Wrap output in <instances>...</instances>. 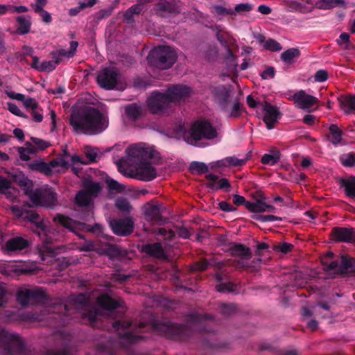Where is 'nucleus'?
<instances>
[{"label": "nucleus", "mask_w": 355, "mask_h": 355, "mask_svg": "<svg viewBox=\"0 0 355 355\" xmlns=\"http://www.w3.org/2000/svg\"><path fill=\"white\" fill-rule=\"evenodd\" d=\"M70 123L76 131L85 134H97L107 127L106 117L92 107L73 112Z\"/></svg>", "instance_id": "obj_1"}, {"label": "nucleus", "mask_w": 355, "mask_h": 355, "mask_svg": "<svg viewBox=\"0 0 355 355\" xmlns=\"http://www.w3.org/2000/svg\"><path fill=\"white\" fill-rule=\"evenodd\" d=\"M13 180L17 182L28 196L33 205L51 207L55 205L57 198L54 191L50 188L33 190V182L28 180L21 171L12 175Z\"/></svg>", "instance_id": "obj_2"}, {"label": "nucleus", "mask_w": 355, "mask_h": 355, "mask_svg": "<svg viewBox=\"0 0 355 355\" xmlns=\"http://www.w3.org/2000/svg\"><path fill=\"white\" fill-rule=\"evenodd\" d=\"M25 218L31 223L35 224V232L42 239L44 244L40 249L41 257L43 261L51 262L54 259L58 251L60 250V248H54L49 244L58 239L55 238L57 232L53 230L47 229L45 223L40 221L39 215L34 212L28 213Z\"/></svg>", "instance_id": "obj_3"}, {"label": "nucleus", "mask_w": 355, "mask_h": 355, "mask_svg": "<svg viewBox=\"0 0 355 355\" xmlns=\"http://www.w3.org/2000/svg\"><path fill=\"white\" fill-rule=\"evenodd\" d=\"M217 135L216 130L207 121L195 122L189 130L180 126L177 137H182L186 142L191 145H197L202 138L211 139Z\"/></svg>", "instance_id": "obj_4"}, {"label": "nucleus", "mask_w": 355, "mask_h": 355, "mask_svg": "<svg viewBox=\"0 0 355 355\" xmlns=\"http://www.w3.org/2000/svg\"><path fill=\"white\" fill-rule=\"evenodd\" d=\"M176 51L170 46H157L150 51L148 60L150 64L159 69H167L175 62Z\"/></svg>", "instance_id": "obj_5"}, {"label": "nucleus", "mask_w": 355, "mask_h": 355, "mask_svg": "<svg viewBox=\"0 0 355 355\" xmlns=\"http://www.w3.org/2000/svg\"><path fill=\"white\" fill-rule=\"evenodd\" d=\"M159 157V154L157 153L156 158L137 163L136 165L131 167L130 172L125 173V175L142 181H150L155 179L157 172L154 166V164Z\"/></svg>", "instance_id": "obj_6"}, {"label": "nucleus", "mask_w": 355, "mask_h": 355, "mask_svg": "<svg viewBox=\"0 0 355 355\" xmlns=\"http://www.w3.org/2000/svg\"><path fill=\"white\" fill-rule=\"evenodd\" d=\"M68 155H64L49 164L42 162H35L30 164L31 169L40 171L46 175H51L55 173H63L69 167V162L67 160Z\"/></svg>", "instance_id": "obj_7"}, {"label": "nucleus", "mask_w": 355, "mask_h": 355, "mask_svg": "<svg viewBox=\"0 0 355 355\" xmlns=\"http://www.w3.org/2000/svg\"><path fill=\"white\" fill-rule=\"evenodd\" d=\"M127 159L130 162L154 159L157 157V151L145 144H136L130 146L125 150Z\"/></svg>", "instance_id": "obj_8"}, {"label": "nucleus", "mask_w": 355, "mask_h": 355, "mask_svg": "<svg viewBox=\"0 0 355 355\" xmlns=\"http://www.w3.org/2000/svg\"><path fill=\"white\" fill-rule=\"evenodd\" d=\"M101 188L98 183L87 182L84 189L76 197V202L80 206L89 205L93 198L100 192Z\"/></svg>", "instance_id": "obj_9"}, {"label": "nucleus", "mask_w": 355, "mask_h": 355, "mask_svg": "<svg viewBox=\"0 0 355 355\" xmlns=\"http://www.w3.org/2000/svg\"><path fill=\"white\" fill-rule=\"evenodd\" d=\"M119 80V75L114 67L103 69L97 76L98 84L107 89L116 88Z\"/></svg>", "instance_id": "obj_10"}, {"label": "nucleus", "mask_w": 355, "mask_h": 355, "mask_svg": "<svg viewBox=\"0 0 355 355\" xmlns=\"http://www.w3.org/2000/svg\"><path fill=\"white\" fill-rule=\"evenodd\" d=\"M169 102L165 94L153 92L147 100L148 108L154 114L164 113L169 107Z\"/></svg>", "instance_id": "obj_11"}, {"label": "nucleus", "mask_w": 355, "mask_h": 355, "mask_svg": "<svg viewBox=\"0 0 355 355\" xmlns=\"http://www.w3.org/2000/svg\"><path fill=\"white\" fill-rule=\"evenodd\" d=\"M289 100L293 101L294 104L298 108L310 110L311 107L318 102V99L304 90H298L293 94H290Z\"/></svg>", "instance_id": "obj_12"}, {"label": "nucleus", "mask_w": 355, "mask_h": 355, "mask_svg": "<svg viewBox=\"0 0 355 355\" xmlns=\"http://www.w3.org/2000/svg\"><path fill=\"white\" fill-rule=\"evenodd\" d=\"M78 43L75 41H72L70 43V50L66 51L64 49H60L58 51V58L55 61H43L40 65V71H51L53 70L56 65L59 64L61 60V58H71L75 55Z\"/></svg>", "instance_id": "obj_13"}, {"label": "nucleus", "mask_w": 355, "mask_h": 355, "mask_svg": "<svg viewBox=\"0 0 355 355\" xmlns=\"http://www.w3.org/2000/svg\"><path fill=\"white\" fill-rule=\"evenodd\" d=\"M191 92L190 88L187 86L175 85L168 88L165 95L167 96L169 103H179L185 101Z\"/></svg>", "instance_id": "obj_14"}, {"label": "nucleus", "mask_w": 355, "mask_h": 355, "mask_svg": "<svg viewBox=\"0 0 355 355\" xmlns=\"http://www.w3.org/2000/svg\"><path fill=\"white\" fill-rule=\"evenodd\" d=\"M83 152L88 159L87 162L84 161L82 157L76 155L70 157L69 155L67 153L68 155L67 160L69 162V166H72L74 168V166L78 164H87L92 162H94L98 155V150L91 146H85L84 148ZM64 153H66V152H64Z\"/></svg>", "instance_id": "obj_15"}, {"label": "nucleus", "mask_w": 355, "mask_h": 355, "mask_svg": "<svg viewBox=\"0 0 355 355\" xmlns=\"http://www.w3.org/2000/svg\"><path fill=\"white\" fill-rule=\"evenodd\" d=\"M110 225L114 233L119 236H125L130 234L134 227L133 221L130 218L110 220Z\"/></svg>", "instance_id": "obj_16"}, {"label": "nucleus", "mask_w": 355, "mask_h": 355, "mask_svg": "<svg viewBox=\"0 0 355 355\" xmlns=\"http://www.w3.org/2000/svg\"><path fill=\"white\" fill-rule=\"evenodd\" d=\"M263 121L265 122L267 128L270 130L273 128L275 123L277 122L280 116V113L278 109L270 104H266L263 107Z\"/></svg>", "instance_id": "obj_17"}, {"label": "nucleus", "mask_w": 355, "mask_h": 355, "mask_svg": "<svg viewBox=\"0 0 355 355\" xmlns=\"http://www.w3.org/2000/svg\"><path fill=\"white\" fill-rule=\"evenodd\" d=\"M0 193L4 194L10 201H15L19 192L10 187V182L8 180L0 176Z\"/></svg>", "instance_id": "obj_18"}, {"label": "nucleus", "mask_w": 355, "mask_h": 355, "mask_svg": "<svg viewBox=\"0 0 355 355\" xmlns=\"http://www.w3.org/2000/svg\"><path fill=\"white\" fill-rule=\"evenodd\" d=\"M331 234L333 239L338 241L350 242L355 238L353 231L345 227L334 228Z\"/></svg>", "instance_id": "obj_19"}, {"label": "nucleus", "mask_w": 355, "mask_h": 355, "mask_svg": "<svg viewBox=\"0 0 355 355\" xmlns=\"http://www.w3.org/2000/svg\"><path fill=\"white\" fill-rule=\"evenodd\" d=\"M37 295V290L23 289L18 292L17 300L21 304L26 305L33 303Z\"/></svg>", "instance_id": "obj_20"}, {"label": "nucleus", "mask_w": 355, "mask_h": 355, "mask_svg": "<svg viewBox=\"0 0 355 355\" xmlns=\"http://www.w3.org/2000/svg\"><path fill=\"white\" fill-rule=\"evenodd\" d=\"M29 241L22 237H15L10 239L6 245V249L9 251L21 250L26 248Z\"/></svg>", "instance_id": "obj_21"}, {"label": "nucleus", "mask_w": 355, "mask_h": 355, "mask_svg": "<svg viewBox=\"0 0 355 355\" xmlns=\"http://www.w3.org/2000/svg\"><path fill=\"white\" fill-rule=\"evenodd\" d=\"M207 178L209 181V187L212 189H226L230 186L226 178L219 179L217 175L214 174H209Z\"/></svg>", "instance_id": "obj_22"}, {"label": "nucleus", "mask_w": 355, "mask_h": 355, "mask_svg": "<svg viewBox=\"0 0 355 355\" xmlns=\"http://www.w3.org/2000/svg\"><path fill=\"white\" fill-rule=\"evenodd\" d=\"M98 304L105 310H112L119 306V301L112 299L107 295H102L97 299Z\"/></svg>", "instance_id": "obj_23"}, {"label": "nucleus", "mask_w": 355, "mask_h": 355, "mask_svg": "<svg viewBox=\"0 0 355 355\" xmlns=\"http://www.w3.org/2000/svg\"><path fill=\"white\" fill-rule=\"evenodd\" d=\"M341 109L347 113L355 110V96H343L338 98Z\"/></svg>", "instance_id": "obj_24"}, {"label": "nucleus", "mask_w": 355, "mask_h": 355, "mask_svg": "<svg viewBox=\"0 0 355 355\" xmlns=\"http://www.w3.org/2000/svg\"><path fill=\"white\" fill-rule=\"evenodd\" d=\"M245 163V159H240L235 157H227L216 162L215 166L218 167H233L242 166Z\"/></svg>", "instance_id": "obj_25"}, {"label": "nucleus", "mask_w": 355, "mask_h": 355, "mask_svg": "<svg viewBox=\"0 0 355 355\" xmlns=\"http://www.w3.org/2000/svg\"><path fill=\"white\" fill-rule=\"evenodd\" d=\"M343 132L336 125H331L329 127V139L334 145L342 144Z\"/></svg>", "instance_id": "obj_26"}, {"label": "nucleus", "mask_w": 355, "mask_h": 355, "mask_svg": "<svg viewBox=\"0 0 355 355\" xmlns=\"http://www.w3.org/2000/svg\"><path fill=\"white\" fill-rule=\"evenodd\" d=\"M143 251L155 257H162L164 255L162 247L158 243L144 245Z\"/></svg>", "instance_id": "obj_27"}, {"label": "nucleus", "mask_w": 355, "mask_h": 355, "mask_svg": "<svg viewBox=\"0 0 355 355\" xmlns=\"http://www.w3.org/2000/svg\"><path fill=\"white\" fill-rule=\"evenodd\" d=\"M300 55V50L297 48H291L284 51L281 58L282 60L286 64L293 63L297 58Z\"/></svg>", "instance_id": "obj_28"}, {"label": "nucleus", "mask_w": 355, "mask_h": 355, "mask_svg": "<svg viewBox=\"0 0 355 355\" xmlns=\"http://www.w3.org/2000/svg\"><path fill=\"white\" fill-rule=\"evenodd\" d=\"M230 252L231 254L234 256H239L247 259L250 257V250L241 244H232L230 248Z\"/></svg>", "instance_id": "obj_29"}, {"label": "nucleus", "mask_w": 355, "mask_h": 355, "mask_svg": "<svg viewBox=\"0 0 355 355\" xmlns=\"http://www.w3.org/2000/svg\"><path fill=\"white\" fill-rule=\"evenodd\" d=\"M145 215L148 220L158 222L160 219V213L158 207L148 205L145 208Z\"/></svg>", "instance_id": "obj_30"}, {"label": "nucleus", "mask_w": 355, "mask_h": 355, "mask_svg": "<svg viewBox=\"0 0 355 355\" xmlns=\"http://www.w3.org/2000/svg\"><path fill=\"white\" fill-rule=\"evenodd\" d=\"M341 185L345 188L347 196L355 197V178L352 177L348 179L342 180Z\"/></svg>", "instance_id": "obj_31"}, {"label": "nucleus", "mask_w": 355, "mask_h": 355, "mask_svg": "<svg viewBox=\"0 0 355 355\" xmlns=\"http://www.w3.org/2000/svg\"><path fill=\"white\" fill-rule=\"evenodd\" d=\"M343 0H318L316 6L320 9H330L343 4Z\"/></svg>", "instance_id": "obj_32"}, {"label": "nucleus", "mask_w": 355, "mask_h": 355, "mask_svg": "<svg viewBox=\"0 0 355 355\" xmlns=\"http://www.w3.org/2000/svg\"><path fill=\"white\" fill-rule=\"evenodd\" d=\"M18 28L17 31L21 34L28 33L31 28V21L28 18L19 17L17 18Z\"/></svg>", "instance_id": "obj_33"}, {"label": "nucleus", "mask_w": 355, "mask_h": 355, "mask_svg": "<svg viewBox=\"0 0 355 355\" xmlns=\"http://www.w3.org/2000/svg\"><path fill=\"white\" fill-rule=\"evenodd\" d=\"M333 258V253L331 252H327L323 257H322L321 261L324 266L329 270H334L338 266V263L336 261H330Z\"/></svg>", "instance_id": "obj_34"}, {"label": "nucleus", "mask_w": 355, "mask_h": 355, "mask_svg": "<svg viewBox=\"0 0 355 355\" xmlns=\"http://www.w3.org/2000/svg\"><path fill=\"white\" fill-rule=\"evenodd\" d=\"M274 207L271 205H267L263 202L258 201L252 205V211L254 212H266L272 211Z\"/></svg>", "instance_id": "obj_35"}, {"label": "nucleus", "mask_w": 355, "mask_h": 355, "mask_svg": "<svg viewBox=\"0 0 355 355\" xmlns=\"http://www.w3.org/2000/svg\"><path fill=\"white\" fill-rule=\"evenodd\" d=\"M126 114L131 119H137L141 113V107L135 104L128 105L125 108Z\"/></svg>", "instance_id": "obj_36"}, {"label": "nucleus", "mask_w": 355, "mask_h": 355, "mask_svg": "<svg viewBox=\"0 0 355 355\" xmlns=\"http://www.w3.org/2000/svg\"><path fill=\"white\" fill-rule=\"evenodd\" d=\"M54 221L60 224L62 226L68 228L71 231H73V222L71 219L62 215H58L54 217Z\"/></svg>", "instance_id": "obj_37"}, {"label": "nucleus", "mask_w": 355, "mask_h": 355, "mask_svg": "<svg viewBox=\"0 0 355 355\" xmlns=\"http://www.w3.org/2000/svg\"><path fill=\"white\" fill-rule=\"evenodd\" d=\"M31 141L33 144V146H32V145H28V146L33 147L36 150V153L38 150H43L50 146V144L49 142L44 141L42 139H38V138L31 137Z\"/></svg>", "instance_id": "obj_38"}, {"label": "nucleus", "mask_w": 355, "mask_h": 355, "mask_svg": "<svg viewBox=\"0 0 355 355\" xmlns=\"http://www.w3.org/2000/svg\"><path fill=\"white\" fill-rule=\"evenodd\" d=\"M18 153L20 155V158L26 161L30 159V154L36 153V150L33 147L28 145L26 148H19Z\"/></svg>", "instance_id": "obj_39"}, {"label": "nucleus", "mask_w": 355, "mask_h": 355, "mask_svg": "<svg viewBox=\"0 0 355 355\" xmlns=\"http://www.w3.org/2000/svg\"><path fill=\"white\" fill-rule=\"evenodd\" d=\"M253 8L254 6L248 3L237 4L236 5L234 9L233 10V12H234V15H236V14H242L250 12L253 9Z\"/></svg>", "instance_id": "obj_40"}, {"label": "nucleus", "mask_w": 355, "mask_h": 355, "mask_svg": "<svg viewBox=\"0 0 355 355\" xmlns=\"http://www.w3.org/2000/svg\"><path fill=\"white\" fill-rule=\"evenodd\" d=\"M338 44L343 49H348L351 47L349 35L348 33H343L337 40Z\"/></svg>", "instance_id": "obj_41"}, {"label": "nucleus", "mask_w": 355, "mask_h": 355, "mask_svg": "<svg viewBox=\"0 0 355 355\" xmlns=\"http://www.w3.org/2000/svg\"><path fill=\"white\" fill-rule=\"evenodd\" d=\"M263 46L264 49L271 51H278L282 49L281 44L279 42L272 39L266 40L263 42Z\"/></svg>", "instance_id": "obj_42"}, {"label": "nucleus", "mask_w": 355, "mask_h": 355, "mask_svg": "<svg viewBox=\"0 0 355 355\" xmlns=\"http://www.w3.org/2000/svg\"><path fill=\"white\" fill-rule=\"evenodd\" d=\"M212 12L216 15H234V12L233 10L227 9L226 8L220 6H214L212 7Z\"/></svg>", "instance_id": "obj_43"}, {"label": "nucleus", "mask_w": 355, "mask_h": 355, "mask_svg": "<svg viewBox=\"0 0 355 355\" xmlns=\"http://www.w3.org/2000/svg\"><path fill=\"white\" fill-rule=\"evenodd\" d=\"M341 164L345 166H352L355 164V154L348 153L340 157Z\"/></svg>", "instance_id": "obj_44"}, {"label": "nucleus", "mask_w": 355, "mask_h": 355, "mask_svg": "<svg viewBox=\"0 0 355 355\" xmlns=\"http://www.w3.org/2000/svg\"><path fill=\"white\" fill-rule=\"evenodd\" d=\"M207 166L200 162H193L190 165V170L192 173H203L207 171Z\"/></svg>", "instance_id": "obj_45"}, {"label": "nucleus", "mask_w": 355, "mask_h": 355, "mask_svg": "<svg viewBox=\"0 0 355 355\" xmlns=\"http://www.w3.org/2000/svg\"><path fill=\"white\" fill-rule=\"evenodd\" d=\"M279 159V157L277 155H269L265 154L261 159V162L264 164L274 165L275 164Z\"/></svg>", "instance_id": "obj_46"}, {"label": "nucleus", "mask_w": 355, "mask_h": 355, "mask_svg": "<svg viewBox=\"0 0 355 355\" xmlns=\"http://www.w3.org/2000/svg\"><path fill=\"white\" fill-rule=\"evenodd\" d=\"M116 207L121 211H130L131 206L127 200L124 198H120L116 201Z\"/></svg>", "instance_id": "obj_47"}, {"label": "nucleus", "mask_w": 355, "mask_h": 355, "mask_svg": "<svg viewBox=\"0 0 355 355\" xmlns=\"http://www.w3.org/2000/svg\"><path fill=\"white\" fill-rule=\"evenodd\" d=\"M106 182L110 190H113L116 192H121L125 189V187L123 184H119L113 179H107Z\"/></svg>", "instance_id": "obj_48"}, {"label": "nucleus", "mask_w": 355, "mask_h": 355, "mask_svg": "<svg viewBox=\"0 0 355 355\" xmlns=\"http://www.w3.org/2000/svg\"><path fill=\"white\" fill-rule=\"evenodd\" d=\"M141 12V8L139 5L132 6L124 14V17L127 20H130L134 14H139Z\"/></svg>", "instance_id": "obj_49"}, {"label": "nucleus", "mask_w": 355, "mask_h": 355, "mask_svg": "<svg viewBox=\"0 0 355 355\" xmlns=\"http://www.w3.org/2000/svg\"><path fill=\"white\" fill-rule=\"evenodd\" d=\"M304 3V1H293L289 2L288 8L292 11L303 12V6Z\"/></svg>", "instance_id": "obj_50"}, {"label": "nucleus", "mask_w": 355, "mask_h": 355, "mask_svg": "<svg viewBox=\"0 0 355 355\" xmlns=\"http://www.w3.org/2000/svg\"><path fill=\"white\" fill-rule=\"evenodd\" d=\"M31 115L35 122L40 123L43 120V112L38 106L31 111Z\"/></svg>", "instance_id": "obj_51"}, {"label": "nucleus", "mask_w": 355, "mask_h": 355, "mask_svg": "<svg viewBox=\"0 0 355 355\" xmlns=\"http://www.w3.org/2000/svg\"><path fill=\"white\" fill-rule=\"evenodd\" d=\"M328 78V73L325 70H319L318 71L315 76L314 80L316 82L322 83L327 80Z\"/></svg>", "instance_id": "obj_52"}, {"label": "nucleus", "mask_w": 355, "mask_h": 355, "mask_svg": "<svg viewBox=\"0 0 355 355\" xmlns=\"http://www.w3.org/2000/svg\"><path fill=\"white\" fill-rule=\"evenodd\" d=\"M22 103L26 109L31 110V111L35 108H37V107L38 106L36 101L32 98H25L24 101Z\"/></svg>", "instance_id": "obj_53"}, {"label": "nucleus", "mask_w": 355, "mask_h": 355, "mask_svg": "<svg viewBox=\"0 0 355 355\" xmlns=\"http://www.w3.org/2000/svg\"><path fill=\"white\" fill-rule=\"evenodd\" d=\"M98 315V313L96 310H94V311L89 310L87 313H85V312L82 313L83 317L87 318L92 322H94L97 319Z\"/></svg>", "instance_id": "obj_54"}, {"label": "nucleus", "mask_w": 355, "mask_h": 355, "mask_svg": "<svg viewBox=\"0 0 355 355\" xmlns=\"http://www.w3.org/2000/svg\"><path fill=\"white\" fill-rule=\"evenodd\" d=\"M6 94L10 98L15 99L17 101H21V102H23L26 98L24 94H19V93H16L12 91H7L6 92Z\"/></svg>", "instance_id": "obj_55"}, {"label": "nucleus", "mask_w": 355, "mask_h": 355, "mask_svg": "<svg viewBox=\"0 0 355 355\" xmlns=\"http://www.w3.org/2000/svg\"><path fill=\"white\" fill-rule=\"evenodd\" d=\"M46 3L47 0H36L35 3L31 4V6L37 12L40 10H44L43 8L46 6Z\"/></svg>", "instance_id": "obj_56"}, {"label": "nucleus", "mask_w": 355, "mask_h": 355, "mask_svg": "<svg viewBox=\"0 0 355 355\" xmlns=\"http://www.w3.org/2000/svg\"><path fill=\"white\" fill-rule=\"evenodd\" d=\"M275 76V70L272 67H268L261 73L263 79L272 78Z\"/></svg>", "instance_id": "obj_57"}, {"label": "nucleus", "mask_w": 355, "mask_h": 355, "mask_svg": "<svg viewBox=\"0 0 355 355\" xmlns=\"http://www.w3.org/2000/svg\"><path fill=\"white\" fill-rule=\"evenodd\" d=\"M8 108L10 112L17 115L22 116V112L19 108L13 103H8Z\"/></svg>", "instance_id": "obj_58"}, {"label": "nucleus", "mask_w": 355, "mask_h": 355, "mask_svg": "<svg viewBox=\"0 0 355 355\" xmlns=\"http://www.w3.org/2000/svg\"><path fill=\"white\" fill-rule=\"evenodd\" d=\"M28 11V8L24 6H13L10 5L9 12H26Z\"/></svg>", "instance_id": "obj_59"}, {"label": "nucleus", "mask_w": 355, "mask_h": 355, "mask_svg": "<svg viewBox=\"0 0 355 355\" xmlns=\"http://www.w3.org/2000/svg\"><path fill=\"white\" fill-rule=\"evenodd\" d=\"M259 219L262 222L281 220L282 218L273 215L261 216Z\"/></svg>", "instance_id": "obj_60"}, {"label": "nucleus", "mask_w": 355, "mask_h": 355, "mask_svg": "<svg viewBox=\"0 0 355 355\" xmlns=\"http://www.w3.org/2000/svg\"><path fill=\"white\" fill-rule=\"evenodd\" d=\"M13 266V262H8L6 263V269L3 271V273L8 275H11L12 272L17 273L19 270L14 269Z\"/></svg>", "instance_id": "obj_61"}, {"label": "nucleus", "mask_w": 355, "mask_h": 355, "mask_svg": "<svg viewBox=\"0 0 355 355\" xmlns=\"http://www.w3.org/2000/svg\"><path fill=\"white\" fill-rule=\"evenodd\" d=\"M42 18V20L46 23H50L52 20L51 14L44 10L38 12Z\"/></svg>", "instance_id": "obj_62"}, {"label": "nucleus", "mask_w": 355, "mask_h": 355, "mask_svg": "<svg viewBox=\"0 0 355 355\" xmlns=\"http://www.w3.org/2000/svg\"><path fill=\"white\" fill-rule=\"evenodd\" d=\"M241 114V106L239 103H235L232 107L230 115L232 116L236 117Z\"/></svg>", "instance_id": "obj_63"}, {"label": "nucleus", "mask_w": 355, "mask_h": 355, "mask_svg": "<svg viewBox=\"0 0 355 355\" xmlns=\"http://www.w3.org/2000/svg\"><path fill=\"white\" fill-rule=\"evenodd\" d=\"M276 248L280 252L286 253L287 252H288L291 250V248H292V245H291L288 243H281V244L278 245Z\"/></svg>", "instance_id": "obj_64"}]
</instances>
